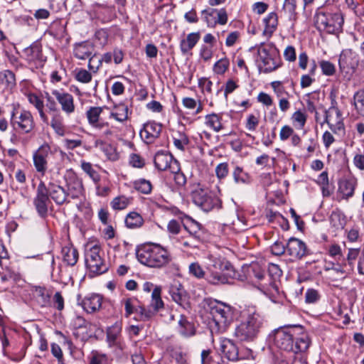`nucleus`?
<instances>
[{
	"label": "nucleus",
	"instance_id": "nucleus-9",
	"mask_svg": "<svg viewBox=\"0 0 364 364\" xmlns=\"http://www.w3.org/2000/svg\"><path fill=\"white\" fill-rule=\"evenodd\" d=\"M192 198L193 203L207 213L214 209L218 210L222 206V201L218 196L202 188L194 191Z\"/></svg>",
	"mask_w": 364,
	"mask_h": 364
},
{
	"label": "nucleus",
	"instance_id": "nucleus-30",
	"mask_svg": "<svg viewBox=\"0 0 364 364\" xmlns=\"http://www.w3.org/2000/svg\"><path fill=\"white\" fill-rule=\"evenodd\" d=\"M331 226L335 229V230H343L346 225V216L339 209L333 210L329 218Z\"/></svg>",
	"mask_w": 364,
	"mask_h": 364
},
{
	"label": "nucleus",
	"instance_id": "nucleus-59",
	"mask_svg": "<svg viewBox=\"0 0 364 364\" xmlns=\"http://www.w3.org/2000/svg\"><path fill=\"white\" fill-rule=\"evenodd\" d=\"M320 294L318 291L314 289H309L305 294V301L308 304H314L318 301Z\"/></svg>",
	"mask_w": 364,
	"mask_h": 364
},
{
	"label": "nucleus",
	"instance_id": "nucleus-38",
	"mask_svg": "<svg viewBox=\"0 0 364 364\" xmlns=\"http://www.w3.org/2000/svg\"><path fill=\"white\" fill-rule=\"evenodd\" d=\"M63 260L68 265L74 266L78 260V251L74 247H65L62 250Z\"/></svg>",
	"mask_w": 364,
	"mask_h": 364
},
{
	"label": "nucleus",
	"instance_id": "nucleus-39",
	"mask_svg": "<svg viewBox=\"0 0 364 364\" xmlns=\"http://www.w3.org/2000/svg\"><path fill=\"white\" fill-rule=\"evenodd\" d=\"M232 177L235 183L249 184L251 182L250 174L245 172L243 168L236 166L232 171Z\"/></svg>",
	"mask_w": 364,
	"mask_h": 364
},
{
	"label": "nucleus",
	"instance_id": "nucleus-36",
	"mask_svg": "<svg viewBox=\"0 0 364 364\" xmlns=\"http://www.w3.org/2000/svg\"><path fill=\"white\" fill-rule=\"evenodd\" d=\"M205 124L216 132L223 129L222 114L212 113L205 117Z\"/></svg>",
	"mask_w": 364,
	"mask_h": 364
},
{
	"label": "nucleus",
	"instance_id": "nucleus-32",
	"mask_svg": "<svg viewBox=\"0 0 364 364\" xmlns=\"http://www.w3.org/2000/svg\"><path fill=\"white\" fill-rule=\"evenodd\" d=\"M185 218L186 222H183V225L184 229L188 232V236L200 240V231L201 225L187 215L185 216Z\"/></svg>",
	"mask_w": 364,
	"mask_h": 364
},
{
	"label": "nucleus",
	"instance_id": "nucleus-22",
	"mask_svg": "<svg viewBox=\"0 0 364 364\" xmlns=\"http://www.w3.org/2000/svg\"><path fill=\"white\" fill-rule=\"evenodd\" d=\"M220 351L223 357L230 361H237L239 360L238 348L230 339L223 338L220 341Z\"/></svg>",
	"mask_w": 364,
	"mask_h": 364
},
{
	"label": "nucleus",
	"instance_id": "nucleus-46",
	"mask_svg": "<svg viewBox=\"0 0 364 364\" xmlns=\"http://www.w3.org/2000/svg\"><path fill=\"white\" fill-rule=\"evenodd\" d=\"M133 186L135 190L143 194L150 193L152 189V185L151 182L144 178L135 181L133 183Z\"/></svg>",
	"mask_w": 364,
	"mask_h": 364
},
{
	"label": "nucleus",
	"instance_id": "nucleus-2",
	"mask_svg": "<svg viewBox=\"0 0 364 364\" xmlns=\"http://www.w3.org/2000/svg\"><path fill=\"white\" fill-rule=\"evenodd\" d=\"M242 320L235 328L234 335L240 341H252L259 335L263 326V318L255 307H248L242 312Z\"/></svg>",
	"mask_w": 364,
	"mask_h": 364
},
{
	"label": "nucleus",
	"instance_id": "nucleus-7",
	"mask_svg": "<svg viewBox=\"0 0 364 364\" xmlns=\"http://www.w3.org/2000/svg\"><path fill=\"white\" fill-rule=\"evenodd\" d=\"M315 25L319 31L329 34H337L342 31L344 19L340 12L331 13L318 9L316 12Z\"/></svg>",
	"mask_w": 364,
	"mask_h": 364
},
{
	"label": "nucleus",
	"instance_id": "nucleus-10",
	"mask_svg": "<svg viewBox=\"0 0 364 364\" xmlns=\"http://www.w3.org/2000/svg\"><path fill=\"white\" fill-rule=\"evenodd\" d=\"M11 124L16 131L23 134L30 133L35 127L33 117L31 112L22 109L20 112L14 110L11 116Z\"/></svg>",
	"mask_w": 364,
	"mask_h": 364
},
{
	"label": "nucleus",
	"instance_id": "nucleus-48",
	"mask_svg": "<svg viewBox=\"0 0 364 364\" xmlns=\"http://www.w3.org/2000/svg\"><path fill=\"white\" fill-rule=\"evenodd\" d=\"M81 168L83 170L85 173H86L90 178L95 182L97 183L100 180V176L97 173V171H95L91 163L87 162L85 161H81Z\"/></svg>",
	"mask_w": 364,
	"mask_h": 364
},
{
	"label": "nucleus",
	"instance_id": "nucleus-58",
	"mask_svg": "<svg viewBox=\"0 0 364 364\" xmlns=\"http://www.w3.org/2000/svg\"><path fill=\"white\" fill-rule=\"evenodd\" d=\"M215 174L219 180L224 179L229 173L228 164L226 162L220 163L215 167Z\"/></svg>",
	"mask_w": 364,
	"mask_h": 364
},
{
	"label": "nucleus",
	"instance_id": "nucleus-27",
	"mask_svg": "<svg viewBox=\"0 0 364 364\" xmlns=\"http://www.w3.org/2000/svg\"><path fill=\"white\" fill-rule=\"evenodd\" d=\"M122 323L116 321L107 329V341L109 346H117L122 336Z\"/></svg>",
	"mask_w": 364,
	"mask_h": 364
},
{
	"label": "nucleus",
	"instance_id": "nucleus-13",
	"mask_svg": "<svg viewBox=\"0 0 364 364\" xmlns=\"http://www.w3.org/2000/svg\"><path fill=\"white\" fill-rule=\"evenodd\" d=\"M65 181V191L70 198H79L83 193V185L82 180L72 170L67 171L64 176Z\"/></svg>",
	"mask_w": 364,
	"mask_h": 364
},
{
	"label": "nucleus",
	"instance_id": "nucleus-18",
	"mask_svg": "<svg viewBox=\"0 0 364 364\" xmlns=\"http://www.w3.org/2000/svg\"><path fill=\"white\" fill-rule=\"evenodd\" d=\"M287 252L294 259H301L308 254L305 242L296 237H291L288 240Z\"/></svg>",
	"mask_w": 364,
	"mask_h": 364
},
{
	"label": "nucleus",
	"instance_id": "nucleus-15",
	"mask_svg": "<svg viewBox=\"0 0 364 364\" xmlns=\"http://www.w3.org/2000/svg\"><path fill=\"white\" fill-rule=\"evenodd\" d=\"M50 152V147L48 144L41 145L33 155V165L37 172L44 176L47 168V157Z\"/></svg>",
	"mask_w": 364,
	"mask_h": 364
},
{
	"label": "nucleus",
	"instance_id": "nucleus-17",
	"mask_svg": "<svg viewBox=\"0 0 364 364\" xmlns=\"http://www.w3.org/2000/svg\"><path fill=\"white\" fill-rule=\"evenodd\" d=\"M161 130L162 126L160 123L150 121L144 124L143 129L140 130L139 135L146 144H152L159 137Z\"/></svg>",
	"mask_w": 364,
	"mask_h": 364
},
{
	"label": "nucleus",
	"instance_id": "nucleus-37",
	"mask_svg": "<svg viewBox=\"0 0 364 364\" xmlns=\"http://www.w3.org/2000/svg\"><path fill=\"white\" fill-rule=\"evenodd\" d=\"M28 102L32 104L39 112L41 119L44 122H48V117L43 111L44 103L43 101L36 94L29 93L27 95Z\"/></svg>",
	"mask_w": 364,
	"mask_h": 364
},
{
	"label": "nucleus",
	"instance_id": "nucleus-41",
	"mask_svg": "<svg viewBox=\"0 0 364 364\" xmlns=\"http://www.w3.org/2000/svg\"><path fill=\"white\" fill-rule=\"evenodd\" d=\"M144 223V220L140 214L136 212L129 213L125 218V224L129 228H137Z\"/></svg>",
	"mask_w": 364,
	"mask_h": 364
},
{
	"label": "nucleus",
	"instance_id": "nucleus-52",
	"mask_svg": "<svg viewBox=\"0 0 364 364\" xmlns=\"http://www.w3.org/2000/svg\"><path fill=\"white\" fill-rule=\"evenodd\" d=\"M230 61L227 58L218 60L213 65V71L218 75H223L228 69Z\"/></svg>",
	"mask_w": 364,
	"mask_h": 364
},
{
	"label": "nucleus",
	"instance_id": "nucleus-14",
	"mask_svg": "<svg viewBox=\"0 0 364 364\" xmlns=\"http://www.w3.org/2000/svg\"><path fill=\"white\" fill-rule=\"evenodd\" d=\"M23 54L28 63L36 68L43 67L46 61V57L43 55L41 46L38 43H33L25 48Z\"/></svg>",
	"mask_w": 364,
	"mask_h": 364
},
{
	"label": "nucleus",
	"instance_id": "nucleus-60",
	"mask_svg": "<svg viewBox=\"0 0 364 364\" xmlns=\"http://www.w3.org/2000/svg\"><path fill=\"white\" fill-rule=\"evenodd\" d=\"M189 272L198 279L203 278L205 275V272L203 268L197 262L191 263L189 265Z\"/></svg>",
	"mask_w": 364,
	"mask_h": 364
},
{
	"label": "nucleus",
	"instance_id": "nucleus-43",
	"mask_svg": "<svg viewBox=\"0 0 364 364\" xmlns=\"http://www.w3.org/2000/svg\"><path fill=\"white\" fill-rule=\"evenodd\" d=\"M0 80L5 85L6 89L11 90L16 85L15 74L9 70L0 73Z\"/></svg>",
	"mask_w": 364,
	"mask_h": 364
},
{
	"label": "nucleus",
	"instance_id": "nucleus-19",
	"mask_svg": "<svg viewBox=\"0 0 364 364\" xmlns=\"http://www.w3.org/2000/svg\"><path fill=\"white\" fill-rule=\"evenodd\" d=\"M170 295L176 304L183 309H188L191 307L188 297L182 285L178 282H175L170 287Z\"/></svg>",
	"mask_w": 364,
	"mask_h": 364
},
{
	"label": "nucleus",
	"instance_id": "nucleus-26",
	"mask_svg": "<svg viewBox=\"0 0 364 364\" xmlns=\"http://www.w3.org/2000/svg\"><path fill=\"white\" fill-rule=\"evenodd\" d=\"M102 112V108L100 107H91L86 112L90 124L98 129H102L109 126L108 122H100V116Z\"/></svg>",
	"mask_w": 364,
	"mask_h": 364
},
{
	"label": "nucleus",
	"instance_id": "nucleus-40",
	"mask_svg": "<svg viewBox=\"0 0 364 364\" xmlns=\"http://www.w3.org/2000/svg\"><path fill=\"white\" fill-rule=\"evenodd\" d=\"M50 126L57 134L60 136L65 134V127L63 124V118L60 112L53 114Z\"/></svg>",
	"mask_w": 364,
	"mask_h": 364
},
{
	"label": "nucleus",
	"instance_id": "nucleus-62",
	"mask_svg": "<svg viewBox=\"0 0 364 364\" xmlns=\"http://www.w3.org/2000/svg\"><path fill=\"white\" fill-rule=\"evenodd\" d=\"M294 122H296L302 128L304 127L306 122V115L300 110L296 111L291 117Z\"/></svg>",
	"mask_w": 364,
	"mask_h": 364
},
{
	"label": "nucleus",
	"instance_id": "nucleus-51",
	"mask_svg": "<svg viewBox=\"0 0 364 364\" xmlns=\"http://www.w3.org/2000/svg\"><path fill=\"white\" fill-rule=\"evenodd\" d=\"M130 203V200L124 196H118L114 198L111 202V206L114 210H124Z\"/></svg>",
	"mask_w": 364,
	"mask_h": 364
},
{
	"label": "nucleus",
	"instance_id": "nucleus-50",
	"mask_svg": "<svg viewBox=\"0 0 364 364\" xmlns=\"http://www.w3.org/2000/svg\"><path fill=\"white\" fill-rule=\"evenodd\" d=\"M135 299L127 298L123 300V303L125 309L124 316L126 318H129L134 312L139 314V306H135L134 301Z\"/></svg>",
	"mask_w": 364,
	"mask_h": 364
},
{
	"label": "nucleus",
	"instance_id": "nucleus-55",
	"mask_svg": "<svg viewBox=\"0 0 364 364\" xmlns=\"http://www.w3.org/2000/svg\"><path fill=\"white\" fill-rule=\"evenodd\" d=\"M338 65L340 70L341 72H346V73H354L356 68L355 65H351L350 67L348 66V58L346 55L343 56L341 55L339 60H338Z\"/></svg>",
	"mask_w": 364,
	"mask_h": 364
},
{
	"label": "nucleus",
	"instance_id": "nucleus-49",
	"mask_svg": "<svg viewBox=\"0 0 364 364\" xmlns=\"http://www.w3.org/2000/svg\"><path fill=\"white\" fill-rule=\"evenodd\" d=\"M174 146L181 151H184L185 147L189 144L188 136L182 132H178L177 135L173 137Z\"/></svg>",
	"mask_w": 364,
	"mask_h": 364
},
{
	"label": "nucleus",
	"instance_id": "nucleus-11",
	"mask_svg": "<svg viewBox=\"0 0 364 364\" xmlns=\"http://www.w3.org/2000/svg\"><path fill=\"white\" fill-rule=\"evenodd\" d=\"M161 287H155L151 293V300L149 308L143 306H139V320L148 321L151 319L158 311L164 307V301L161 299Z\"/></svg>",
	"mask_w": 364,
	"mask_h": 364
},
{
	"label": "nucleus",
	"instance_id": "nucleus-64",
	"mask_svg": "<svg viewBox=\"0 0 364 364\" xmlns=\"http://www.w3.org/2000/svg\"><path fill=\"white\" fill-rule=\"evenodd\" d=\"M200 56L204 61L210 60L213 57V47L203 45L200 50Z\"/></svg>",
	"mask_w": 364,
	"mask_h": 364
},
{
	"label": "nucleus",
	"instance_id": "nucleus-5",
	"mask_svg": "<svg viewBox=\"0 0 364 364\" xmlns=\"http://www.w3.org/2000/svg\"><path fill=\"white\" fill-rule=\"evenodd\" d=\"M208 264V280L213 284L230 283V279L235 276V272L230 262L225 259L213 258Z\"/></svg>",
	"mask_w": 364,
	"mask_h": 364
},
{
	"label": "nucleus",
	"instance_id": "nucleus-25",
	"mask_svg": "<svg viewBox=\"0 0 364 364\" xmlns=\"http://www.w3.org/2000/svg\"><path fill=\"white\" fill-rule=\"evenodd\" d=\"M357 186V181L355 178H343L338 182V193L342 195V198L348 200L353 197Z\"/></svg>",
	"mask_w": 364,
	"mask_h": 364
},
{
	"label": "nucleus",
	"instance_id": "nucleus-53",
	"mask_svg": "<svg viewBox=\"0 0 364 364\" xmlns=\"http://www.w3.org/2000/svg\"><path fill=\"white\" fill-rule=\"evenodd\" d=\"M200 241V240L191 236L182 237L181 239H178V242L183 247L191 249L198 247Z\"/></svg>",
	"mask_w": 364,
	"mask_h": 364
},
{
	"label": "nucleus",
	"instance_id": "nucleus-21",
	"mask_svg": "<svg viewBox=\"0 0 364 364\" xmlns=\"http://www.w3.org/2000/svg\"><path fill=\"white\" fill-rule=\"evenodd\" d=\"M94 51V46L88 41H84L75 46L73 54L74 56L80 60L89 58L88 67L90 70H94L91 63L93 61V57H91Z\"/></svg>",
	"mask_w": 364,
	"mask_h": 364
},
{
	"label": "nucleus",
	"instance_id": "nucleus-47",
	"mask_svg": "<svg viewBox=\"0 0 364 364\" xmlns=\"http://www.w3.org/2000/svg\"><path fill=\"white\" fill-rule=\"evenodd\" d=\"M87 359L89 364H108L107 355L97 350H92Z\"/></svg>",
	"mask_w": 364,
	"mask_h": 364
},
{
	"label": "nucleus",
	"instance_id": "nucleus-1",
	"mask_svg": "<svg viewBox=\"0 0 364 364\" xmlns=\"http://www.w3.org/2000/svg\"><path fill=\"white\" fill-rule=\"evenodd\" d=\"M301 331V326L281 327L275 329L271 336L274 346L280 350L297 354L305 352L311 343L307 333Z\"/></svg>",
	"mask_w": 364,
	"mask_h": 364
},
{
	"label": "nucleus",
	"instance_id": "nucleus-12",
	"mask_svg": "<svg viewBox=\"0 0 364 364\" xmlns=\"http://www.w3.org/2000/svg\"><path fill=\"white\" fill-rule=\"evenodd\" d=\"M49 203L50 201L48 195L47 186L41 181L37 186L36 194L33 198V205L41 218H46L47 217Z\"/></svg>",
	"mask_w": 364,
	"mask_h": 364
},
{
	"label": "nucleus",
	"instance_id": "nucleus-57",
	"mask_svg": "<svg viewBox=\"0 0 364 364\" xmlns=\"http://www.w3.org/2000/svg\"><path fill=\"white\" fill-rule=\"evenodd\" d=\"M51 305L53 308L61 311L64 309V298L60 291L55 293L52 298Z\"/></svg>",
	"mask_w": 364,
	"mask_h": 364
},
{
	"label": "nucleus",
	"instance_id": "nucleus-44",
	"mask_svg": "<svg viewBox=\"0 0 364 364\" xmlns=\"http://www.w3.org/2000/svg\"><path fill=\"white\" fill-rule=\"evenodd\" d=\"M217 9L208 8L201 11L202 18L206 23L207 26L214 28L216 26Z\"/></svg>",
	"mask_w": 364,
	"mask_h": 364
},
{
	"label": "nucleus",
	"instance_id": "nucleus-54",
	"mask_svg": "<svg viewBox=\"0 0 364 364\" xmlns=\"http://www.w3.org/2000/svg\"><path fill=\"white\" fill-rule=\"evenodd\" d=\"M322 73L326 76H332L336 73L335 65L328 60H321L319 63Z\"/></svg>",
	"mask_w": 364,
	"mask_h": 364
},
{
	"label": "nucleus",
	"instance_id": "nucleus-35",
	"mask_svg": "<svg viewBox=\"0 0 364 364\" xmlns=\"http://www.w3.org/2000/svg\"><path fill=\"white\" fill-rule=\"evenodd\" d=\"M260 60L263 64V71L266 73L275 70L280 67L281 65L280 58L277 56H274L272 54L266 58H262Z\"/></svg>",
	"mask_w": 364,
	"mask_h": 364
},
{
	"label": "nucleus",
	"instance_id": "nucleus-63",
	"mask_svg": "<svg viewBox=\"0 0 364 364\" xmlns=\"http://www.w3.org/2000/svg\"><path fill=\"white\" fill-rule=\"evenodd\" d=\"M129 164L134 168H142L145 163L144 160L138 154H132L129 156Z\"/></svg>",
	"mask_w": 364,
	"mask_h": 364
},
{
	"label": "nucleus",
	"instance_id": "nucleus-20",
	"mask_svg": "<svg viewBox=\"0 0 364 364\" xmlns=\"http://www.w3.org/2000/svg\"><path fill=\"white\" fill-rule=\"evenodd\" d=\"M48 195L57 205L69 203L70 200L66 193L65 188L54 182H50L47 187Z\"/></svg>",
	"mask_w": 364,
	"mask_h": 364
},
{
	"label": "nucleus",
	"instance_id": "nucleus-61",
	"mask_svg": "<svg viewBox=\"0 0 364 364\" xmlns=\"http://www.w3.org/2000/svg\"><path fill=\"white\" fill-rule=\"evenodd\" d=\"M75 78L80 82L88 83L92 80V75L87 70L85 69H80L76 73Z\"/></svg>",
	"mask_w": 364,
	"mask_h": 364
},
{
	"label": "nucleus",
	"instance_id": "nucleus-6",
	"mask_svg": "<svg viewBox=\"0 0 364 364\" xmlns=\"http://www.w3.org/2000/svg\"><path fill=\"white\" fill-rule=\"evenodd\" d=\"M253 285L261 292L276 302L279 295V289L274 279L259 266L252 267Z\"/></svg>",
	"mask_w": 364,
	"mask_h": 364
},
{
	"label": "nucleus",
	"instance_id": "nucleus-42",
	"mask_svg": "<svg viewBox=\"0 0 364 364\" xmlns=\"http://www.w3.org/2000/svg\"><path fill=\"white\" fill-rule=\"evenodd\" d=\"M353 100L356 112L360 116L364 117V90L361 89L355 92Z\"/></svg>",
	"mask_w": 364,
	"mask_h": 364
},
{
	"label": "nucleus",
	"instance_id": "nucleus-56",
	"mask_svg": "<svg viewBox=\"0 0 364 364\" xmlns=\"http://www.w3.org/2000/svg\"><path fill=\"white\" fill-rule=\"evenodd\" d=\"M118 110L122 111V112H112L111 117L121 122L127 120L128 118V107L125 105H122L118 107Z\"/></svg>",
	"mask_w": 364,
	"mask_h": 364
},
{
	"label": "nucleus",
	"instance_id": "nucleus-33",
	"mask_svg": "<svg viewBox=\"0 0 364 364\" xmlns=\"http://www.w3.org/2000/svg\"><path fill=\"white\" fill-rule=\"evenodd\" d=\"M177 329L178 333L184 337L191 336L195 334L193 324L183 315H181L180 316V319L178 321Z\"/></svg>",
	"mask_w": 364,
	"mask_h": 364
},
{
	"label": "nucleus",
	"instance_id": "nucleus-16",
	"mask_svg": "<svg viewBox=\"0 0 364 364\" xmlns=\"http://www.w3.org/2000/svg\"><path fill=\"white\" fill-rule=\"evenodd\" d=\"M325 122L335 134L344 132L345 127L341 118V112L338 107H331L326 112Z\"/></svg>",
	"mask_w": 364,
	"mask_h": 364
},
{
	"label": "nucleus",
	"instance_id": "nucleus-29",
	"mask_svg": "<svg viewBox=\"0 0 364 364\" xmlns=\"http://www.w3.org/2000/svg\"><path fill=\"white\" fill-rule=\"evenodd\" d=\"M200 35L199 32H193L187 35L186 38L180 42V49L181 53L185 55L192 50L199 41Z\"/></svg>",
	"mask_w": 364,
	"mask_h": 364
},
{
	"label": "nucleus",
	"instance_id": "nucleus-28",
	"mask_svg": "<svg viewBox=\"0 0 364 364\" xmlns=\"http://www.w3.org/2000/svg\"><path fill=\"white\" fill-rule=\"evenodd\" d=\"M83 309L87 313H93L99 310L102 305V297L98 294L85 296L80 303Z\"/></svg>",
	"mask_w": 364,
	"mask_h": 364
},
{
	"label": "nucleus",
	"instance_id": "nucleus-24",
	"mask_svg": "<svg viewBox=\"0 0 364 364\" xmlns=\"http://www.w3.org/2000/svg\"><path fill=\"white\" fill-rule=\"evenodd\" d=\"M52 95L61 105L63 111L68 114L74 112L73 97L70 94L55 90L52 91Z\"/></svg>",
	"mask_w": 364,
	"mask_h": 364
},
{
	"label": "nucleus",
	"instance_id": "nucleus-23",
	"mask_svg": "<svg viewBox=\"0 0 364 364\" xmlns=\"http://www.w3.org/2000/svg\"><path fill=\"white\" fill-rule=\"evenodd\" d=\"M154 165L159 171L171 170L174 161H178L173 159V156L166 151H159L154 156Z\"/></svg>",
	"mask_w": 364,
	"mask_h": 364
},
{
	"label": "nucleus",
	"instance_id": "nucleus-8",
	"mask_svg": "<svg viewBox=\"0 0 364 364\" xmlns=\"http://www.w3.org/2000/svg\"><path fill=\"white\" fill-rule=\"evenodd\" d=\"M101 247L99 245H87L85 252V262L86 267L91 274L100 275L107 272L108 265L101 255Z\"/></svg>",
	"mask_w": 364,
	"mask_h": 364
},
{
	"label": "nucleus",
	"instance_id": "nucleus-31",
	"mask_svg": "<svg viewBox=\"0 0 364 364\" xmlns=\"http://www.w3.org/2000/svg\"><path fill=\"white\" fill-rule=\"evenodd\" d=\"M265 28L263 34L270 37L276 31L278 26V16L276 12H270L263 19Z\"/></svg>",
	"mask_w": 364,
	"mask_h": 364
},
{
	"label": "nucleus",
	"instance_id": "nucleus-34",
	"mask_svg": "<svg viewBox=\"0 0 364 364\" xmlns=\"http://www.w3.org/2000/svg\"><path fill=\"white\" fill-rule=\"evenodd\" d=\"M95 145L100 147L109 160L112 161L118 160L119 154L117 152L116 148L112 144L105 143L101 139H97L95 141Z\"/></svg>",
	"mask_w": 364,
	"mask_h": 364
},
{
	"label": "nucleus",
	"instance_id": "nucleus-45",
	"mask_svg": "<svg viewBox=\"0 0 364 364\" xmlns=\"http://www.w3.org/2000/svg\"><path fill=\"white\" fill-rule=\"evenodd\" d=\"M174 174V181L179 186H183L186 183V177L184 173L181 171L178 161H174L170 171Z\"/></svg>",
	"mask_w": 364,
	"mask_h": 364
},
{
	"label": "nucleus",
	"instance_id": "nucleus-3",
	"mask_svg": "<svg viewBox=\"0 0 364 364\" xmlns=\"http://www.w3.org/2000/svg\"><path fill=\"white\" fill-rule=\"evenodd\" d=\"M138 261L149 267L162 268L172 261L171 252L157 243L146 244L136 252Z\"/></svg>",
	"mask_w": 364,
	"mask_h": 364
},
{
	"label": "nucleus",
	"instance_id": "nucleus-4",
	"mask_svg": "<svg viewBox=\"0 0 364 364\" xmlns=\"http://www.w3.org/2000/svg\"><path fill=\"white\" fill-rule=\"evenodd\" d=\"M206 304L211 315L215 330L217 333H223L233 320L234 309L224 302L215 299H208Z\"/></svg>",
	"mask_w": 364,
	"mask_h": 364
}]
</instances>
